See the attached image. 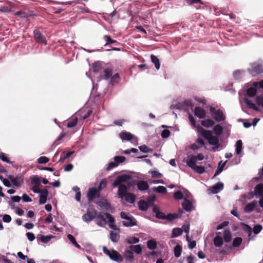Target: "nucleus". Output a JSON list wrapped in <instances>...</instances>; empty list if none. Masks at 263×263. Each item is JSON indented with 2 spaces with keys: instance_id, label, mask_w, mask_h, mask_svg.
Returning a JSON list of instances; mask_svg holds the SVG:
<instances>
[{
  "instance_id": "nucleus-1",
  "label": "nucleus",
  "mask_w": 263,
  "mask_h": 263,
  "mask_svg": "<svg viewBox=\"0 0 263 263\" xmlns=\"http://www.w3.org/2000/svg\"><path fill=\"white\" fill-rule=\"evenodd\" d=\"M96 223L100 227L104 226L105 223H108L110 228L113 230H118L119 229L117 227L115 223V219L114 217L108 213H97L96 216Z\"/></svg>"
},
{
  "instance_id": "nucleus-2",
  "label": "nucleus",
  "mask_w": 263,
  "mask_h": 263,
  "mask_svg": "<svg viewBox=\"0 0 263 263\" xmlns=\"http://www.w3.org/2000/svg\"><path fill=\"white\" fill-rule=\"evenodd\" d=\"M197 132L202 136L204 138L208 140L210 145L216 146L218 147L219 146V139L217 136H213L211 130H205L200 126L197 127Z\"/></svg>"
},
{
  "instance_id": "nucleus-3",
  "label": "nucleus",
  "mask_w": 263,
  "mask_h": 263,
  "mask_svg": "<svg viewBox=\"0 0 263 263\" xmlns=\"http://www.w3.org/2000/svg\"><path fill=\"white\" fill-rule=\"evenodd\" d=\"M210 113L213 119L218 122L224 121L226 120V116L222 110L215 107L211 106L210 108Z\"/></svg>"
},
{
  "instance_id": "nucleus-4",
  "label": "nucleus",
  "mask_w": 263,
  "mask_h": 263,
  "mask_svg": "<svg viewBox=\"0 0 263 263\" xmlns=\"http://www.w3.org/2000/svg\"><path fill=\"white\" fill-rule=\"evenodd\" d=\"M103 251L106 255L108 256L109 258L113 260L116 261H122L123 260V257L122 255L117 251L114 249L110 251L106 247H103Z\"/></svg>"
},
{
  "instance_id": "nucleus-5",
  "label": "nucleus",
  "mask_w": 263,
  "mask_h": 263,
  "mask_svg": "<svg viewBox=\"0 0 263 263\" xmlns=\"http://www.w3.org/2000/svg\"><path fill=\"white\" fill-rule=\"evenodd\" d=\"M121 218L127 220V221H123V224L125 227H133L137 225L136 219L132 215L128 216L125 212L120 213Z\"/></svg>"
},
{
  "instance_id": "nucleus-6",
  "label": "nucleus",
  "mask_w": 263,
  "mask_h": 263,
  "mask_svg": "<svg viewBox=\"0 0 263 263\" xmlns=\"http://www.w3.org/2000/svg\"><path fill=\"white\" fill-rule=\"evenodd\" d=\"M97 215V211L96 210L93 208H88L86 213L82 216V219L84 221L89 222L95 219Z\"/></svg>"
},
{
  "instance_id": "nucleus-7",
  "label": "nucleus",
  "mask_w": 263,
  "mask_h": 263,
  "mask_svg": "<svg viewBox=\"0 0 263 263\" xmlns=\"http://www.w3.org/2000/svg\"><path fill=\"white\" fill-rule=\"evenodd\" d=\"M131 178V176L127 174H122L118 176L112 183V186L115 187L117 186H119L120 184L125 182H126L128 180Z\"/></svg>"
},
{
  "instance_id": "nucleus-8",
  "label": "nucleus",
  "mask_w": 263,
  "mask_h": 263,
  "mask_svg": "<svg viewBox=\"0 0 263 263\" xmlns=\"http://www.w3.org/2000/svg\"><path fill=\"white\" fill-rule=\"evenodd\" d=\"M250 72L253 76L263 73V66L261 64L254 63L251 64Z\"/></svg>"
},
{
  "instance_id": "nucleus-9",
  "label": "nucleus",
  "mask_w": 263,
  "mask_h": 263,
  "mask_svg": "<svg viewBox=\"0 0 263 263\" xmlns=\"http://www.w3.org/2000/svg\"><path fill=\"white\" fill-rule=\"evenodd\" d=\"M34 38L35 41L40 44L47 45L45 36L37 29L33 31Z\"/></svg>"
},
{
  "instance_id": "nucleus-10",
  "label": "nucleus",
  "mask_w": 263,
  "mask_h": 263,
  "mask_svg": "<svg viewBox=\"0 0 263 263\" xmlns=\"http://www.w3.org/2000/svg\"><path fill=\"white\" fill-rule=\"evenodd\" d=\"M99 189L96 187H91L89 189L87 192V198L89 201H92L93 199L100 197Z\"/></svg>"
},
{
  "instance_id": "nucleus-11",
  "label": "nucleus",
  "mask_w": 263,
  "mask_h": 263,
  "mask_svg": "<svg viewBox=\"0 0 263 263\" xmlns=\"http://www.w3.org/2000/svg\"><path fill=\"white\" fill-rule=\"evenodd\" d=\"M187 165L193 169L196 173L202 174L205 171V167L202 166H198L195 163H194L193 160H191L190 162H186Z\"/></svg>"
},
{
  "instance_id": "nucleus-12",
  "label": "nucleus",
  "mask_w": 263,
  "mask_h": 263,
  "mask_svg": "<svg viewBox=\"0 0 263 263\" xmlns=\"http://www.w3.org/2000/svg\"><path fill=\"white\" fill-rule=\"evenodd\" d=\"M8 178L10 180L11 182L13 185L20 187L23 183V179L21 176H16L15 177L12 175L8 176Z\"/></svg>"
},
{
  "instance_id": "nucleus-13",
  "label": "nucleus",
  "mask_w": 263,
  "mask_h": 263,
  "mask_svg": "<svg viewBox=\"0 0 263 263\" xmlns=\"http://www.w3.org/2000/svg\"><path fill=\"white\" fill-rule=\"evenodd\" d=\"M40 199H39V204H45L47 199V196L48 195V191L46 189H44L42 190V192L40 193Z\"/></svg>"
},
{
  "instance_id": "nucleus-14",
  "label": "nucleus",
  "mask_w": 263,
  "mask_h": 263,
  "mask_svg": "<svg viewBox=\"0 0 263 263\" xmlns=\"http://www.w3.org/2000/svg\"><path fill=\"white\" fill-rule=\"evenodd\" d=\"M194 115L199 119H204L206 117V112L201 107H196L194 109Z\"/></svg>"
},
{
  "instance_id": "nucleus-15",
  "label": "nucleus",
  "mask_w": 263,
  "mask_h": 263,
  "mask_svg": "<svg viewBox=\"0 0 263 263\" xmlns=\"http://www.w3.org/2000/svg\"><path fill=\"white\" fill-rule=\"evenodd\" d=\"M127 187L125 184H120L119 186L118 195L119 197L123 199L127 195Z\"/></svg>"
},
{
  "instance_id": "nucleus-16",
  "label": "nucleus",
  "mask_w": 263,
  "mask_h": 263,
  "mask_svg": "<svg viewBox=\"0 0 263 263\" xmlns=\"http://www.w3.org/2000/svg\"><path fill=\"white\" fill-rule=\"evenodd\" d=\"M258 86H259V82H254L253 87H250L247 90V96L250 97H253L255 96L257 92L256 87Z\"/></svg>"
},
{
  "instance_id": "nucleus-17",
  "label": "nucleus",
  "mask_w": 263,
  "mask_h": 263,
  "mask_svg": "<svg viewBox=\"0 0 263 263\" xmlns=\"http://www.w3.org/2000/svg\"><path fill=\"white\" fill-rule=\"evenodd\" d=\"M183 209L187 212L192 211L194 209L192 203L187 199L185 198L182 203Z\"/></svg>"
},
{
  "instance_id": "nucleus-18",
  "label": "nucleus",
  "mask_w": 263,
  "mask_h": 263,
  "mask_svg": "<svg viewBox=\"0 0 263 263\" xmlns=\"http://www.w3.org/2000/svg\"><path fill=\"white\" fill-rule=\"evenodd\" d=\"M254 192L256 197L263 196V183L257 184L254 187Z\"/></svg>"
},
{
  "instance_id": "nucleus-19",
  "label": "nucleus",
  "mask_w": 263,
  "mask_h": 263,
  "mask_svg": "<svg viewBox=\"0 0 263 263\" xmlns=\"http://www.w3.org/2000/svg\"><path fill=\"white\" fill-rule=\"evenodd\" d=\"M137 185L139 190L144 191L147 190L149 188V185L147 182L144 180H140L137 183Z\"/></svg>"
},
{
  "instance_id": "nucleus-20",
  "label": "nucleus",
  "mask_w": 263,
  "mask_h": 263,
  "mask_svg": "<svg viewBox=\"0 0 263 263\" xmlns=\"http://www.w3.org/2000/svg\"><path fill=\"white\" fill-rule=\"evenodd\" d=\"M223 188V183L222 182H218L211 188V191L213 194H217L221 191Z\"/></svg>"
},
{
  "instance_id": "nucleus-21",
  "label": "nucleus",
  "mask_w": 263,
  "mask_h": 263,
  "mask_svg": "<svg viewBox=\"0 0 263 263\" xmlns=\"http://www.w3.org/2000/svg\"><path fill=\"white\" fill-rule=\"evenodd\" d=\"M103 39L106 42V43L105 44L104 46H107L110 44H114L116 46H118L120 44L119 42H118L116 40L112 39L110 37V36L108 35H104L103 36Z\"/></svg>"
},
{
  "instance_id": "nucleus-22",
  "label": "nucleus",
  "mask_w": 263,
  "mask_h": 263,
  "mask_svg": "<svg viewBox=\"0 0 263 263\" xmlns=\"http://www.w3.org/2000/svg\"><path fill=\"white\" fill-rule=\"evenodd\" d=\"M256 205H257V201L255 200H254L252 202L247 204L245 206V207L244 208V211L246 213H250L254 210V209Z\"/></svg>"
},
{
  "instance_id": "nucleus-23",
  "label": "nucleus",
  "mask_w": 263,
  "mask_h": 263,
  "mask_svg": "<svg viewBox=\"0 0 263 263\" xmlns=\"http://www.w3.org/2000/svg\"><path fill=\"white\" fill-rule=\"evenodd\" d=\"M120 137L122 140L129 141L133 138V135L128 132H123L120 133Z\"/></svg>"
},
{
  "instance_id": "nucleus-24",
  "label": "nucleus",
  "mask_w": 263,
  "mask_h": 263,
  "mask_svg": "<svg viewBox=\"0 0 263 263\" xmlns=\"http://www.w3.org/2000/svg\"><path fill=\"white\" fill-rule=\"evenodd\" d=\"M123 255L126 260L130 262H132L134 258L133 252L129 250H126L123 253Z\"/></svg>"
},
{
  "instance_id": "nucleus-25",
  "label": "nucleus",
  "mask_w": 263,
  "mask_h": 263,
  "mask_svg": "<svg viewBox=\"0 0 263 263\" xmlns=\"http://www.w3.org/2000/svg\"><path fill=\"white\" fill-rule=\"evenodd\" d=\"M117 232H114L112 231H110V239L114 242H117L118 241L120 238L119 231L120 230H117Z\"/></svg>"
},
{
  "instance_id": "nucleus-26",
  "label": "nucleus",
  "mask_w": 263,
  "mask_h": 263,
  "mask_svg": "<svg viewBox=\"0 0 263 263\" xmlns=\"http://www.w3.org/2000/svg\"><path fill=\"white\" fill-rule=\"evenodd\" d=\"M201 124L204 127L209 128L214 126L215 122L211 119H208L204 120H202L201 121Z\"/></svg>"
},
{
  "instance_id": "nucleus-27",
  "label": "nucleus",
  "mask_w": 263,
  "mask_h": 263,
  "mask_svg": "<svg viewBox=\"0 0 263 263\" xmlns=\"http://www.w3.org/2000/svg\"><path fill=\"white\" fill-rule=\"evenodd\" d=\"M204 159V156L202 154H198L196 156H191V157H189V159L187 160V162H190L191 160L194 161V163H196L197 160H202Z\"/></svg>"
},
{
  "instance_id": "nucleus-28",
  "label": "nucleus",
  "mask_w": 263,
  "mask_h": 263,
  "mask_svg": "<svg viewBox=\"0 0 263 263\" xmlns=\"http://www.w3.org/2000/svg\"><path fill=\"white\" fill-rule=\"evenodd\" d=\"M196 143H198L199 145V146H197L196 144H194L193 145H192L191 146V149H193V150H196V149H198L199 147H201L203 146H204V142L203 141V140L201 138H198L197 140H196Z\"/></svg>"
},
{
  "instance_id": "nucleus-29",
  "label": "nucleus",
  "mask_w": 263,
  "mask_h": 263,
  "mask_svg": "<svg viewBox=\"0 0 263 263\" xmlns=\"http://www.w3.org/2000/svg\"><path fill=\"white\" fill-rule=\"evenodd\" d=\"M245 102L249 108L253 109L255 111H258L259 108L255 105V104L249 99H245Z\"/></svg>"
},
{
  "instance_id": "nucleus-30",
  "label": "nucleus",
  "mask_w": 263,
  "mask_h": 263,
  "mask_svg": "<svg viewBox=\"0 0 263 263\" xmlns=\"http://www.w3.org/2000/svg\"><path fill=\"white\" fill-rule=\"evenodd\" d=\"M139 209L142 211H146L147 210L148 207L147 202L144 200H140L138 203Z\"/></svg>"
},
{
  "instance_id": "nucleus-31",
  "label": "nucleus",
  "mask_w": 263,
  "mask_h": 263,
  "mask_svg": "<svg viewBox=\"0 0 263 263\" xmlns=\"http://www.w3.org/2000/svg\"><path fill=\"white\" fill-rule=\"evenodd\" d=\"M213 242L215 247H220L223 245V241L221 237L216 236L213 240Z\"/></svg>"
},
{
  "instance_id": "nucleus-32",
  "label": "nucleus",
  "mask_w": 263,
  "mask_h": 263,
  "mask_svg": "<svg viewBox=\"0 0 263 263\" xmlns=\"http://www.w3.org/2000/svg\"><path fill=\"white\" fill-rule=\"evenodd\" d=\"M223 238L226 242H229L231 240L232 233L229 230H225L223 233Z\"/></svg>"
},
{
  "instance_id": "nucleus-33",
  "label": "nucleus",
  "mask_w": 263,
  "mask_h": 263,
  "mask_svg": "<svg viewBox=\"0 0 263 263\" xmlns=\"http://www.w3.org/2000/svg\"><path fill=\"white\" fill-rule=\"evenodd\" d=\"M78 118L76 117H72L68 121L67 126L68 128H72L75 126L78 122Z\"/></svg>"
},
{
  "instance_id": "nucleus-34",
  "label": "nucleus",
  "mask_w": 263,
  "mask_h": 263,
  "mask_svg": "<svg viewBox=\"0 0 263 263\" xmlns=\"http://www.w3.org/2000/svg\"><path fill=\"white\" fill-rule=\"evenodd\" d=\"M125 199L126 201L130 203H133L136 199V196L133 194H127V195L125 196Z\"/></svg>"
},
{
  "instance_id": "nucleus-35",
  "label": "nucleus",
  "mask_w": 263,
  "mask_h": 263,
  "mask_svg": "<svg viewBox=\"0 0 263 263\" xmlns=\"http://www.w3.org/2000/svg\"><path fill=\"white\" fill-rule=\"evenodd\" d=\"M152 62L155 64V66L157 69H159L160 67V64L159 62V60L158 58L152 54L151 56Z\"/></svg>"
},
{
  "instance_id": "nucleus-36",
  "label": "nucleus",
  "mask_w": 263,
  "mask_h": 263,
  "mask_svg": "<svg viewBox=\"0 0 263 263\" xmlns=\"http://www.w3.org/2000/svg\"><path fill=\"white\" fill-rule=\"evenodd\" d=\"M53 237L54 236L52 235L45 236L41 235L40 237H37V238L40 239L42 242L46 243L49 242L50 239Z\"/></svg>"
},
{
  "instance_id": "nucleus-37",
  "label": "nucleus",
  "mask_w": 263,
  "mask_h": 263,
  "mask_svg": "<svg viewBox=\"0 0 263 263\" xmlns=\"http://www.w3.org/2000/svg\"><path fill=\"white\" fill-rule=\"evenodd\" d=\"M112 74L111 69L109 68H106L104 70L102 76L105 80H108Z\"/></svg>"
},
{
  "instance_id": "nucleus-38",
  "label": "nucleus",
  "mask_w": 263,
  "mask_h": 263,
  "mask_svg": "<svg viewBox=\"0 0 263 263\" xmlns=\"http://www.w3.org/2000/svg\"><path fill=\"white\" fill-rule=\"evenodd\" d=\"M147 246L150 250H155L157 247V242L154 240H149L147 242Z\"/></svg>"
},
{
  "instance_id": "nucleus-39",
  "label": "nucleus",
  "mask_w": 263,
  "mask_h": 263,
  "mask_svg": "<svg viewBox=\"0 0 263 263\" xmlns=\"http://www.w3.org/2000/svg\"><path fill=\"white\" fill-rule=\"evenodd\" d=\"M175 256L177 258L179 257L182 252V247L178 245L174 249Z\"/></svg>"
},
{
  "instance_id": "nucleus-40",
  "label": "nucleus",
  "mask_w": 263,
  "mask_h": 263,
  "mask_svg": "<svg viewBox=\"0 0 263 263\" xmlns=\"http://www.w3.org/2000/svg\"><path fill=\"white\" fill-rule=\"evenodd\" d=\"M154 192H156L159 193L165 194L167 192V190L165 187L163 186H159L158 187H154L153 189Z\"/></svg>"
},
{
  "instance_id": "nucleus-41",
  "label": "nucleus",
  "mask_w": 263,
  "mask_h": 263,
  "mask_svg": "<svg viewBox=\"0 0 263 263\" xmlns=\"http://www.w3.org/2000/svg\"><path fill=\"white\" fill-rule=\"evenodd\" d=\"M213 131L217 136L220 135L223 131L222 126L219 124L216 125L213 128Z\"/></svg>"
},
{
  "instance_id": "nucleus-42",
  "label": "nucleus",
  "mask_w": 263,
  "mask_h": 263,
  "mask_svg": "<svg viewBox=\"0 0 263 263\" xmlns=\"http://www.w3.org/2000/svg\"><path fill=\"white\" fill-rule=\"evenodd\" d=\"M69 240L77 248L81 249V246L77 242L75 238L71 234L67 235Z\"/></svg>"
},
{
  "instance_id": "nucleus-43",
  "label": "nucleus",
  "mask_w": 263,
  "mask_h": 263,
  "mask_svg": "<svg viewBox=\"0 0 263 263\" xmlns=\"http://www.w3.org/2000/svg\"><path fill=\"white\" fill-rule=\"evenodd\" d=\"M241 225L243 226V231L247 232L249 236H250L252 232V229L251 227L245 223H241Z\"/></svg>"
},
{
  "instance_id": "nucleus-44",
  "label": "nucleus",
  "mask_w": 263,
  "mask_h": 263,
  "mask_svg": "<svg viewBox=\"0 0 263 263\" xmlns=\"http://www.w3.org/2000/svg\"><path fill=\"white\" fill-rule=\"evenodd\" d=\"M242 143L241 140L237 141L236 143V153L239 155L242 150Z\"/></svg>"
},
{
  "instance_id": "nucleus-45",
  "label": "nucleus",
  "mask_w": 263,
  "mask_h": 263,
  "mask_svg": "<svg viewBox=\"0 0 263 263\" xmlns=\"http://www.w3.org/2000/svg\"><path fill=\"white\" fill-rule=\"evenodd\" d=\"M182 230L180 228H174L172 231V237H176L182 234Z\"/></svg>"
},
{
  "instance_id": "nucleus-46",
  "label": "nucleus",
  "mask_w": 263,
  "mask_h": 263,
  "mask_svg": "<svg viewBox=\"0 0 263 263\" xmlns=\"http://www.w3.org/2000/svg\"><path fill=\"white\" fill-rule=\"evenodd\" d=\"M221 163V161H220L219 164H218V168L216 170V171H215V173L213 177V178L215 177L216 176H217L218 175H219L223 170V167L224 166H225V164H226V162L224 163H223L221 166H220V164Z\"/></svg>"
},
{
  "instance_id": "nucleus-47",
  "label": "nucleus",
  "mask_w": 263,
  "mask_h": 263,
  "mask_svg": "<svg viewBox=\"0 0 263 263\" xmlns=\"http://www.w3.org/2000/svg\"><path fill=\"white\" fill-rule=\"evenodd\" d=\"M242 239L241 237H238L234 239L232 245L234 247H238L242 243Z\"/></svg>"
},
{
  "instance_id": "nucleus-48",
  "label": "nucleus",
  "mask_w": 263,
  "mask_h": 263,
  "mask_svg": "<svg viewBox=\"0 0 263 263\" xmlns=\"http://www.w3.org/2000/svg\"><path fill=\"white\" fill-rule=\"evenodd\" d=\"M14 15L22 18L27 17L28 16V14L27 12L22 10L16 12Z\"/></svg>"
},
{
  "instance_id": "nucleus-49",
  "label": "nucleus",
  "mask_w": 263,
  "mask_h": 263,
  "mask_svg": "<svg viewBox=\"0 0 263 263\" xmlns=\"http://www.w3.org/2000/svg\"><path fill=\"white\" fill-rule=\"evenodd\" d=\"M125 242L128 244L137 243L139 242V239L137 237H132L129 238H126Z\"/></svg>"
},
{
  "instance_id": "nucleus-50",
  "label": "nucleus",
  "mask_w": 263,
  "mask_h": 263,
  "mask_svg": "<svg viewBox=\"0 0 263 263\" xmlns=\"http://www.w3.org/2000/svg\"><path fill=\"white\" fill-rule=\"evenodd\" d=\"M139 148L140 150V151H141L143 153H145L151 152L153 151L152 149L149 148L146 145H143L140 146L139 147Z\"/></svg>"
},
{
  "instance_id": "nucleus-51",
  "label": "nucleus",
  "mask_w": 263,
  "mask_h": 263,
  "mask_svg": "<svg viewBox=\"0 0 263 263\" xmlns=\"http://www.w3.org/2000/svg\"><path fill=\"white\" fill-rule=\"evenodd\" d=\"M125 157L124 156H115L114 160L116 163L118 165L120 163H122L125 161Z\"/></svg>"
},
{
  "instance_id": "nucleus-52",
  "label": "nucleus",
  "mask_w": 263,
  "mask_h": 263,
  "mask_svg": "<svg viewBox=\"0 0 263 263\" xmlns=\"http://www.w3.org/2000/svg\"><path fill=\"white\" fill-rule=\"evenodd\" d=\"M149 173L153 178H160L162 177V174L157 171H151Z\"/></svg>"
},
{
  "instance_id": "nucleus-53",
  "label": "nucleus",
  "mask_w": 263,
  "mask_h": 263,
  "mask_svg": "<svg viewBox=\"0 0 263 263\" xmlns=\"http://www.w3.org/2000/svg\"><path fill=\"white\" fill-rule=\"evenodd\" d=\"M49 159L45 156L40 157L37 159V163L39 164H45L49 162Z\"/></svg>"
},
{
  "instance_id": "nucleus-54",
  "label": "nucleus",
  "mask_w": 263,
  "mask_h": 263,
  "mask_svg": "<svg viewBox=\"0 0 263 263\" xmlns=\"http://www.w3.org/2000/svg\"><path fill=\"white\" fill-rule=\"evenodd\" d=\"M262 228L260 224H256L254 226L253 231L255 234H258L260 232Z\"/></svg>"
},
{
  "instance_id": "nucleus-55",
  "label": "nucleus",
  "mask_w": 263,
  "mask_h": 263,
  "mask_svg": "<svg viewBox=\"0 0 263 263\" xmlns=\"http://www.w3.org/2000/svg\"><path fill=\"white\" fill-rule=\"evenodd\" d=\"M31 183L34 185H40V179L37 176H33L31 179Z\"/></svg>"
},
{
  "instance_id": "nucleus-56",
  "label": "nucleus",
  "mask_w": 263,
  "mask_h": 263,
  "mask_svg": "<svg viewBox=\"0 0 263 263\" xmlns=\"http://www.w3.org/2000/svg\"><path fill=\"white\" fill-rule=\"evenodd\" d=\"M0 159L2 161L11 164L12 162L6 157L5 154L2 153L0 154Z\"/></svg>"
},
{
  "instance_id": "nucleus-57",
  "label": "nucleus",
  "mask_w": 263,
  "mask_h": 263,
  "mask_svg": "<svg viewBox=\"0 0 263 263\" xmlns=\"http://www.w3.org/2000/svg\"><path fill=\"white\" fill-rule=\"evenodd\" d=\"M65 136V133H61L60 136L55 140L52 146H56L60 144V141Z\"/></svg>"
},
{
  "instance_id": "nucleus-58",
  "label": "nucleus",
  "mask_w": 263,
  "mask_h": 263,
  "mask_svg": "<svg viewBox=\"0 0 263 263\" xmlns=\"http://www.w3.org/2000/svg\"><path fill=\"white\" fill-rule=\"evenodd\" d=\"M155 200V197L154 196H150L148 198L147 201H146V202H147L148 207L154 205Z\"/></svg>"
},
{
  "instance_id": "nucleus-59",
  "label": "nucleus",
  "mask_w": 263,
  "mask_h": 263,
  "mask_svg": "<svg viewBox=\"0 0 263 263\" xmlns=\"http://www.w3.org/2000/svg\"><path fill=\"white\" fill-rule=\"evenodd\" d=\"M174 197L176 199H182L183 197V195L181 191H178L174 194Z\"/></svg>"
},
{
  "instance_id": "nucleus-60",
  "label": "nucleus",
  "mask_w": 263,
  "mask_h": 263,
  "mask_svg": "<svg viewBox=\"0 0 263 263\" xmlns=\"http://www.w3.org/2000/svg\"><path fill=\"white\" fill-rule=\"evenodd\" d=\"M119 79V74L118 73L115 74L112 77L110 78V82L114 84V83H117V80Z\"/></svg>"
},
{
  "instance_id": "nucleus-61",
  "label": "nucleus",
  "mask_w": 263,
  "mask_h": 263,
  "mask_svg": "<svg viewBox=\"0 0 263 263\" xmlns=\"http://www.w3.org/2000/svg\"><path fill=\"white\" fill-rule=\"evenodd\" d=\"M133 252H134L137 254H139L142 252V248L140 245H135V248L133 250Z\"/></svg>"
},
{
  "instance_id": "nucleus-62",
  "label": "nucleus",
  "mask_w": 263,
  "mask_h": 263,
  "mask_svg": "<svg viewBox=\"0 0 263 263\" xmlns=\"http://www.w3.org/2000/svg\"><path fill=\"white\" fill-rule=\"evenodd\" d=\"M11 11V8L5 6H0V12H10Z\"/></svg>"
},
{
  "instance_id": "nucleus-63",
  "label": "nucleus",
  "mask_w": 263,
  "mask_h": 263,
  "mask_svg": "<svg viewBox=\"0 0 263 263\" xmlns=\"http://www.w3.org/2000/svg\"><path fill=\"white\" fill-rule=\"evenodd\" d=\"M178 218V216L174 214H168L167 216L165 217V219H167L168 220H173V219H176Z\"/></svg>"
},
{
  "instance_id": "nucleus-64",
  "label": "nucleus",
  "mask_w": 263,
  "mask_h": 263,
  "mask_svg": "<svg viewBox=\"0 0 263 263\" xmlns=\"http://www.w3.org/2000/svg\"><path fill=\"white\" fill-rule=\"evenodd\" d=\"M256 102L258 105H261L263 107V96H257Z\"/></svg>"
}]
</instances>
